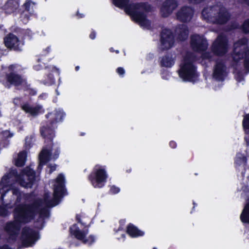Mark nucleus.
Returning a JSON list of instances; mask_svg holds the SVG:
<instances>
[{"mask_svg":"<svg viewBox=\"0 0 249 249\" xmlns=\"http://www.w3.org/2000/svg\"><path fill=\"white\" fill-rule=\"evenodd\" d=\"M35 179V172L29 167H26L20 176H18L15 171H12L5 175L0 182V199L3 201L6 194L11 189L13 199L16 198V207L14 212V221L6 224L5 230L9 236V239L16 240L19 232L20 224L30 222L34 217H37L36 226L41 229L44 225L45 218L49 216L48 208L57 205L61 198L66 195L65 186V178L63 175L59 174L55 180L51 181L50 184L53 188V196L49 194L44 196V201L36 199L29 205H19L21 199V194L13 185L18 182L25 188H30Z\"/></svg>","mask_w":249,"mask_h":249,"instance_id":"1","label":"nucleus"},{"mask_svg":"<svg viewBox=\"0 0 249 249\" xmlns=\"http://www.w3.org/2000/svg\"><path fill=\"white\" fill-rule=\"evenodd\" d=\"M128 2L129 0H113L115 6L124 8L125 13L141 27L149 29L151 23L146 19L145 13L152 10L151 6L145 2L128 4Z\"/></svg>","mask_w":249,"mask_h":249,"instance_id":"2","label":"nucleus"},{"mask_svg":"<svg viewBox=\"0 0 249 249\" xmlns=\"http://www.w3.org/2000/svg\"><path fill=\"white\" fill-rule=\"evenodd\" d=\"M203 19L208 22L222 24L230 18V15L226 8L221 5L207 7L202 11Z\"/></svg>","mask_w":249,"mask_h":249,"instance_id":"3","label":"nucleus"},{"mask_svg":"<svg viewBox=\"0 0 249 249\" xmlns=\"http://www.w3.org/2000/svg\"><path fill=\"white\" fill-rule=\"evenodd\" d=\"M196 60L194 54L191 53H187L183 58L178 71L179 76L183 81L194 82L197 80L198 74L193 63Z\"/></svg>","mask_w":249,"mask_h":249,"instance_id":"4","label":"nucleus"},{"mask_svg":"<svg viewBox=\"0 0 249 249\" xmlns=\"http://www.w3.org/2000/svg\"><path fill=\"white\" fill-rule=\"evenodd\" d=\"M248 40L243 38L234 44L232 58L235 62L243 60L244 67L249 70V49L245 52Z\"/></svg>","mask_w":249,"mask_h":249,"instance_id":"5","label":"nucleus"},{"mask_svg":"<svg viewBox=\"0 0 249 249\" xmlns=\"http://www.w3.org/2000/svg\"><path fill=\"white\" fill-rule=\"evenodd\" d=\"M108 175L105 166L96 165L89 176L92 185L95 188H101L104 186Z\"/></svg>","mask_w":249,"mask_h":249,"instance_id":"6","label":"nucleus"},{"mask_svg":"<svg viewBox=\"0 0 249 249\" xmlns=\"http://www.w3.org/2000/svg\"><path fill=\"white\" fill-rule=\"evenodd\" d=\"M80 226H77L76 224L73 225L70 228L71 233L83 243L87 245L91 244L95 241L94 237L92 235L87 237V235L89 232L88 227H83L81 224H80Z\"/></svg>","mask_w":249,"mask_h":249,"instance_id":"7","label":"nucleus"},{"mask_svg":"<svg viewBox=\"0 0 249 249\" xmlns=\"http://www.w3.org/2000/svg\"><path fill=\"white\" fill-rule=\"evenodd\" d=\"M60 148L54 146L51 149L44 148L39 155V164L38 170H41L42 166L48 161L57 159L60 154Z\"/></svg>","mask_w":249,"mask_h":249,"instance_id":"8","label":"nucleus"},{"mask_svg":"<svg viewBox=\"0 0 249 249\" xmlns=\"http://www.w3.org/2000/svg\"><path fill=\"white\" fill-rule=\"evenodd\" d=\"M6 78L5 82L3 81L2 79H1L5 87L9 88L10 84H13L17 86H21L23 89L28 90L29 93L31 95L36 94V91L33 89L28 88L26 81L22 78L20 76L14 73H11L7 75Z\"/></svg>","mask_w":249,"mask_h":249,"instance_id":"9","label":"nucleus"},{"mask_svg":"<svg viewBox=\"0 0 249 249\" xmlns=\"http://www.w3.org/2000/svg\"><path fill=\"white\" fill-rule=\"evenodd\" d=\"M39 238L38 232L29 227H24L21 235V240L25 247H30L34 245Z\"/></svg>","mask_w":249,"mask_h":249,"instance_id":"10","label":"nucleus"},{"mask_svg":"<svg viewBox=\"0 0 249 249\" xmlns=\"http://www.w3.org/2000/svg\"><path fill=\"white\" fill-rule=\"evenodd\" d=\"M228 42L226 38L222 35L219 36L213 43L212 49L217 55H222L228 51Z\"/></svg>","mask_w":249,"mask_h":249,"instance_id":"11","label":"nucleus"},{"mask_svg":"<svg viewBox=\"0 0 249 249\" xmlns=\"http://www.w3.org/2000/svg\"><path fill=\"white\" fill-rule=\"evenodd\" d=\"M191 45L197 52L203 51L208 47V43L203 36L197 35L191 36Z\"/></svg>","mask_w":249,"mask_h":249,"instance_id":"12","label":"nucleus"},{"mask_svg":"<svg viewBox=\"0 0 249 249\" xmlns=\"http://www.w3.org/2000/svg\"><path fill=\"white\" fill-rule=\"evenodd\" d=\"M160 48L162 50L169 49L174 44L173 36L169 29H164L161 33Z\"/></svg>","mask_w":249,"mask_h":249,"instance_id":"13","label":"nucleus"},{"mask_svg":"<svg viewBox=\"0 0 249 249\" xmlns=\"http://www.w3.org/2000/svg\"><path fill=\"white\" fill-rule=\"evenodd\" d=\"M176 0H166L160 7V13L162 17H167L170 16L178 6Z\"/></svg>","mask_w":249,"mask_h":249,"instance_id":"14","label":"nucleus"},{"mask_svg":"<svg viewBox=\"0 0 249 249\" xmlns=\"http://www.w3.org/2000/svg\"><path fill=\"white\" fill-rule=\"evenodd\" d=\"M226 75V68L224 63L221 61H217L213 70V79L215 81H222Z\"/></svg>","mask_w":249,"mask_h":249,"instance_id":"15","label":"nucleus"},{"mask_svg":"<svg viewBox=\"0 0 249 249\" xmlns=\"http://www.w3.org/2000/svg\"><path fill=\"white\" fill-rule=\"evenodd\" d=\"M194 15L193 9L189 6H183L176 13L177 18L182 22L189 21Z\"/></svg>","mask_w":249,"mask_h":249,"instance_id":"16","label":"nucleus"},{"mask_svg":"<svg viewBox=\"0 0 249 249\" xmlns=\"http://www.w3.org/2000/svg\"><path fill=\"white\" fill-rule=\"evenodd\" d=\"M4 43L7 48L17 51L21 50L23 45V43L13 34H9L4 38Z\"/></svg>","mask_w":249,"mask_h":249,"instance_id":"17","label":"nucleus"},{"mask_svg":"<svg viewBox=\"0 0 249 249\" xmlns=\"http://www.w3.org/2000/svg\"><path fill=\"white\" fill-rule=\"evenodd\" d=\"M21 107L26 113L32 116H36L42 111V107L39 105H31L25 103L21 105Z\"/></svg>","mask_w":249,"mask_h":249,"instance_id":"18","label":"nucleus"},{"mask_svg":"<svg viewBox=\"0 0 249 249\" xmlns=\"http://www.w3.org/2000/svg\"><path fill=\"white\" fill-rule=\"evenodd\" d=\"M31 4L32 1L27 0L24 4L25 10L21 13L20 18L21 20L24 24H26L28 22L30 16L31 15L33 12V7H31Z\"/></svg>","mask_w":249,"mask_h":249,"instance_id":"19","label":"nucleus"},{"mask_svg":"<svg viewBox=\"0 0 249 249\" xmlns=\"http://www.w3.org/2000/svg\"><path fill=\"white\" fill-rule=\"evenodd\" d=\"M188 30L186 25H179L176 30V34L180 40L186 39L188 36Z\"/></svg>","mask_w":249,"mask_h":249,"instance_id":"20","label":"nucleus"},{"mask_svg":"<svg viewBox=\"0 0 249 249\" xmlns=\"http://www.w3.org/2000/svg\"><path fill=\"white\" fill-rule=\"evenodd\" d=\"M19 6L18 0H10L4 6V9L7 14H11L16 11Z\"/></svg>","mask_w":249,"mask_h":249,"instance_id":"21","label":"nucleus"},{"mask_svg":"<svg viewBox=\"0 0 249 249\" xmlns=\"http://www.w3.org/2000/svg\"><path fill=\"white\" fill-rule=\"evenodd\" d=\"M65 116V113L63 111L59 108L55 110L54 112L48 114L46 115L47 118L50 117L51 119H53V123L54 122H57L62 120L63 117Z\"/></svg>","mask_w":249,"mask_h":249,"instance_id":"22","label":"nucleus"},{"mask_svg":"<svg viewBox=\"0 0 249 249\" xmlns=\"http://www.w3.org/2000/svg\"><path fill=\"white\" fill-rule=\"evenodd\" d=\"M54 127L51 128L50 126L44 127L43 126L41 128V135L45 138L46 140L52 141L53 138L54 137V133L53 131Z\"/></svg>","mask_w":249,"mask_h":249,"instance_id":"23","label":"nucleus"},{"mask_svg":"<svg viewBox=\"0 0 249 249\" xmlns=\"http://www.w3.org/2000/svg\"><path fill=\"white\" fill-rule=\"evenodd\" d=\"M127 233L132 237H137L140 236H142L144 232L137 229L133 225L129 224L127 227Z\"/></svg>","mask_w":249,"mask_h":249,"instance_id":"24","label":"nucleus"},{"mask_svg":"<svg viewBox=\"0 0 249 249\" xmlns=\"http://www.w3.org/2000/svg\"><path fill=\"white\" fill-rule=\"evenodd\" d=\"M246 163L247 158L242 154H237L235 160L236 168L239 169L240 167L244 168Z\"/></svg>","mask_w":249,"mask_h":249,"instance_id":"25","label":"nucleus"},{"mask_svg":"<svg viewBox=\"0 0 249 249\" xmlns=\"http://www.w3.org/2000/svg\"><path fill=\"white\" fill-rule=\"evenodd\" d=\"M243 126L246 132L245 140L247 145H249V113L244 116Z\"/></svg>","mask_w":249,"mask_h":249,"instance_id":"26","label":"nucleus"},{"mask_svg":"<svg viewBox=\"0 0 249 249\" xmlns=\"http://www.w3.org/2000/svg\"><path fill=\"white\" fill-rule=\"evenodd\" d=\"M27 153L23 151L19 153L17 158L15 159V165L17 166H22L24 165L26 160Z\"/></svg>","mask_w":249,"mask_h":249,"instance_id":"27","label":"nucleus"},{"mask_svg":"<svg viewBox=\"0 0 249 249\" xmlns=\"http://www.w3.org/2000/svg\"><path fill=\"white\" fill-rule=\"evenodd\" d=\"M174 59L170 54L163 57L160 60L161 65L165 67H171L174 64Z\"/></svg>","mask_w":249,"mask_h":249,"instance_id":"28","label":"nucleus"},{"mask_svg":"<svg viewBox=\"0 0 249 249\" xmlns=\"http://www.w3.org/2000/svg\"><path fill=\"white\" fill-rule=\"evenodd\" d=\"M241 220L244 223H249V203L244 207L240 215Z\"/></svg>","mask_w":249,"mask_h":249,"instance_id":"29","label":"nucleus"},{"mask_svg":"<svg viewBox=\"0 0 249 249\" xmlns=\"http://www.w3.org/2000/svg\"><path fill=\"white\" fill-rule=\"evenodd\" d=\"M55 80L52 74H49L47 76V79L44 80V84L50 86L54 83Z\"/></svg>","mask_w":249,"mask_h":249,"instance_id":"30","label":"nucleus"},{"mask_svg":"<svg viewBox=\"0 0 249 249\" xmlns=\"http://www.w3.org/2000/svg\"><path fill=\"white\" fill-rule=\"evenodd\" d=\"M243 31L245 33H249V19L246 20L242 26Z\"/></svg>","mask_w":249,"mask_h":249,"instance_id":"31","label":"nucleus"},{"mask_svg":"<svg viewBox=\"0 0 249 249\" xmlns=\"http://www.w3.org/2000/svg\"><path fill=\"white\" fill-rule=\"evenodd\" d=\"M120 191V188L115 186H111L109 190L110 192L113 194L118 193Z\"/></svg>","mask_w":249,"mask_h":249,"instance_id":"32","label":"nucleus"},{"mask_svg":"<svg viewBox=\"0 0 249 249\" xmlns=\"http://www.w3.org/2000/svg\"><path fill=\"white\" fill-rule=\"evenodd\" d=\"M9 214V212L4 208L0 206V215L6 216Z\"/></svg>","mask_w":249,"mask_h":249,"instance_id":"33","label":"nucleus"},{"mask_svg":"<svg viewBox=\"0 0 249 249\" xmlns=\"http://www.w3.org/2000/svg\"><path fill=\"white\" fill-rule=\"evenodd\" d=\"M235 78L237 82H241L244 80L243 76L240 73H236L235 72Z\"/></svg>","mask_w":249,"mask_h":249,"instance_id":"34","label":"nucleus"},{"mask_svg":"<svg viewBox=\"0 0 249 249\" xmlns=\"http://www.w3.org/2000/svg\"><path fill=\"white\" fill-rule=\"evenodd\" d=\"M32 142V138L27 137L25 139V146L27 148H29L31 146Z\"/></svg>","mask_w":249,"mask_h":249,"instance_id":"35","label":"nucleus"},{"mask_svg":"<svg viewBox=\"0 0 249 249\" xmlns=\"http://www.w3.org/2000/svg\"><path fill=\"white\" fill-rule=\"evenodd\" d=\"M117 73L120 75H123L124 73V70L122 67H119L117 69Z\"/></svg>","mask_w":249,"mask_h":249,"instance_id":"36","label":"nucleus"},{"mask_svg":"<svg viewBox=\"0 0 249 249\" xmlns=\"http://www.w3.org/2000/svg\"><path fill=\"white\" fill-rule=\"evenodd\" d=\"M48 168H49V174L52 173L53 171H54L56 169V165L55 164L49 165L48 166Z\"/></svg>","mask_w":249,"mask_h":249,"instance_id":"37","label":"nucleus"},{"mask_svg":"<svg viewBox=\"0 0 249 249\" xmlns=\"http://www.w3.org/2000/svg\"><path fill=\"white\" fill-rule=\"evenodd\" d=\"M3 135L5 138L12 137L13 136V134H11L8 131H4Z\"/></svg>","mask_w":249,"mask_h":249,"instance_id":"38","label":"nucleus"},{"mask_svg":"<svg viewBox=\"0 0 249 249\" xmlns=\"http://www.w3.org/2000/svg\"><path fill=\"white\" fill-rule=\"evenodd\" d=\"M119 231H122V233H121V236L123 238H124V228L122 227H120L119 229H118V230L117 231V232H119Z\"/></svg>","mask_w":249,"mask_h":249,"instance_id":"39","label":"nucleus"},{"mask_svg":"<svg viewBox=\"0 0 249 249\" xmlns=\"http://www.w3.org/2000/svg\"><path fill=\"white\" fill-rule=\"evenodd\" d=\"M42 67H43V66L42 65H41L40 64H36V65H35L34 66V70H35L36 71H39Z\"/></svg>","mask_w":249,"mask_h":249,"instance_id":"40","label":"nucleus"},{"mask_svg":"<svg viewBox=\"0 0 249 249\" xmlns=\"http://www.w3.org/2000/svg\"><path fill=\"white\" fill-rule=\"evenodd\" d=\"M47 94L45 93H42L39 96V98L41 99H45L47 98Z\"/></svg>","mask_w":249,"mask_h":249,"instance_id":"41","label":"nucleus"},{"mask_svg":"<svg viewBox=\"0 0 249 249\" xmlns=\"http://www.w3.org/2000/svg\"><path fill=\"white\" fill-rule=\"evenodd\" d=\"M96 37V33L94 31H92L90 35H89V37L91 39H94Z\"/></svg>","mask_w":249,"mask_h":249,"instance_id":"42","label":"nucleus"},{"mask_svg":"<svg viewBox=\"0 0 249 249\" xmlns=\"http://www.w3.org/2000/svg\"><path fill=\"white\" fill-rule=\"evenodd\" d=\"M202 59H210V56L208 53H205L202 55Z\"/></svg>","mask_w":249,"mask_h":249,"instance_id":"43","label":"nucleus"},{"mask_svg":"<svg viewBox=\"0 0 249 249\" xmlns=\"http://www.w3.org/2000/svg\"><path fill=\"white\" fill-rule=\"evenodd\" d=\"M203 0H189V2L192 3H198L201 2Z\"/></svg>","mask_w":249,"mask_h":249,"instance_id":"44","label":"nucleus"},{"mask_svg":"<svg viewBox=\"0 0 249 249\" xmlns=\"http://www.w3.org/2000/svg\"><path fill=\"white\" fill-rule=\"evenodd\" d=\"M170 146L172 147V148H175L176 147V146H177V144L176 143V142H174V141H171L170 142Z\"/></svg>","mask_w":249,"mask_h":249,"instance_id":"45","label":"nucleus"},{"mask_svg":"<svg viewBox=\"0 0 249 249\" xmlns=\"http://www.w3.org/2000/svg\"><path fill=\"white\" fill-rule=\"evenodd\" d=\"M6 142H7L6 141H4V142H3V143H4V144H3V142H2V143H0V148H2V147H5V146H6V145H5V143H6Z\"/></svg>","mask_w":249,"mask_h":249,"instance_id":"46","label":"nucleus"},{"mask_svg":"<svg viewBox=\"0 0 249 249\" xmlns=\"http://www.w3.org/2000/svg\"><path fill=\"white\" fill-rule=\"evenodd\" d=\"M14 104L17 105L18 103V98L17 99H16V98L14 99Z\"/></svg>","mask_w":249,"mask_h":249,"instance_id":"47","label":"nucleus"},{"mask_svg":"<svg viewBox=\"0 0 249 249\" xmlns=\"http://www.w3.org/2000/svg\"><path fill=\"white\" fill-rule=\"evenodd\" d=\"M243 1L248 5H249V0H243Z\"/></svg>","mask_w":249,"mask_h":249,"instance_id":"48","label":"nucleus"},{"mask_svg":"<svg viewBox=\"0 0 249 249\" xmlns=\"http://www.w3.org/2000/svg\"><path fill=\"white\" fill-rule=\"evenodd\" d=\"M50 50H51L50 47H47V48H46V51L47 52L46 53H48L50 51Z\"/></svg>","mask_w":249,"mask_h":249,"instance_id":"49","label":"nucleus"},{"mask_svg":"<svg viewBox=\"0 0 249 249\" xmlns=\"http://www.w3.org/2000/svg\"><path fill=\"white\" fill-rule=\"evenodd\" d=\"M79 217V216L78 215L76 216L77 220H78V222H81V220Z\"/></svg>","mask_w":249,"mask_h":249,"instance_id":"50","label":"nucleus"},{"mask_svg":"<svg viewBox=\"0 0 249 249\" xmlns=\"http://www.w3.org/2000/svg\"><path fill=\"white\" fill-rule=\"evenodd\" d=\"M164 73H163L162 74V78L165 79H167L168 78V77H165V76H164Z\"/></svg>","mask_w":249,"mask_h":249,"instance_id":"51","label":"nucleus"},{"mask_svg":"<svg viewBox=\"0 0 249 249\" xmlns=\"http://www.w3.org/2000/svg\"><path fill=\"white\" fill-rule=\"evenodd\" d=\"M79 69V66H76L75 67V70H76V71H78Z\"/></svg>","mask_w":249,"mask_h":249,"instance_id":"52","label":"nucleus"},{"mask_svg":"<svg viewBox=\"0 0 249 249\" xmlns=\"http://www.w3.org/2000/svg\"><path fill=\"white\" fill-rule=\"evenodd\" d=\"M110 50L111 52H113L114 51L113 48H112L110 49Z\"/></svg>","mask_w":249,"mask_h":249,"instance_id":"53","label":"nucleus"},{"mask_svg":"<svg viewBox=\"0 0 249 249\" xmlns=\"http://www.w3.org/2000/svg\"><path fill=\"white\" fill-rule=\"evenodd\" d=\"M115 52H116V53H119V51H118V50H116Z\"/></svg>","mask_w":249,"mask_h":249,"instance_id":"54","label":"nucleus"},{"mask_svg":"<svg viewBox=\"0 0 249 249\" xmlns=\"http://www.w3.org/2000/svg\"><path fill=\"white\" fill-rule=\"evenodd\" d=\"M56 92H57V95H59V93L58 92V91H57V90H56Z\"/></svg>","mask_w":249,"mask_h":249,"instance_id":"55","label":"nucleus"},{"mask_svg":"<svg viewBox=\"0 0 249 249\" xmlns=\"http://www.w3.org/2000/svg\"><path fill=\"white\" fill-rule=\"evenodd\" d=\"M79 18H82V17H83V16H79Z\"/></svg>","mask_w":249,"mask_h":249,"instance_id":"56","label":"nucleus"},{"mask_svg":"<svg viewBox=\"0 0 249 249\" xmlns=\"http://www.w3.org/2000/svg\"><path fill=\"white\" fill-rule=\"evenodd\" d=\"M193 204L194 205V206H195V203L194 202Z\"/></svg>","mask_w":249,"mask_h":249,"instance_id":"57","label":"nucleus"},{"mask_svg":"<svg viewBox=\"0 0 249 249\" xmlns=\"http://www.w3.org/2000/svg\"><path fill=\"white\" fill-rule=\"evenodd\" d=\"M153 249H157L156 248H154Z\"/></svg>","mask_w":249,"mask_h":249,"instance_id":"58","label":"nucleus"}]
</instances>
